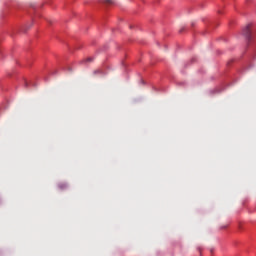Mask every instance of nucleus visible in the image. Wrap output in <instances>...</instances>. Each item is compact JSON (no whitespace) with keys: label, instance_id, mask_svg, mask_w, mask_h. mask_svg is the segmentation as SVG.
<instances>
[{"label":"nucleus","instance_id":"nucleus-1","mask_svg":"<svg viewBox=\"0 0 256 256\" xmlns=\"http://www.w3.org/2000/svg\"><path fill=\"white\" fill-rule=\"evenodd\" d=\"M250 27H251V25L248 24V25L244 28V30H243V34L246 36V38H247L248 40H250V38H251V30H250Z\"/></svg>","mask_w":256,"mask_h":256},{"label":"nucleus","instance_id":"nucleus-3","mask_svg":"<svg viewBox=\"0 0 256 256\" xmlns=\"http://www.w3.org/2000/svg\"><path fill=\"white\" fill-rule=\"evenodd\" d=\"M105 3H106V4H110V5H111V4H113V3H114V1H113V0H105Z\"/></svg>","mask_w":256,"mask_h":256},{"label":"nucleus","instance_id":"nucleus-2","mask_svg":"<svg viewBox=\"0 0 256 256\" xmlns=\"http://www.w3.org/2000/svg\"><path fill=\"white\" fill-rule=\"evenodd\" d=\"M59 188L60 189H65V188H67V184H59Z\"/></svg>","mask_w":256,"mask_h":256},{"label":"nucleus","instance_id":"nucleus-4","mask_svg":"<svg viewBox=\"0 0 256 256\" xmlns=\"http://www.w3.org/2000/svg\"><path fill=\"white\" fill-rule=\"evenodd\" d=\"M88 61H91V58H88Z\"/></svg>","mask_w":256,"mask_h":256}]
</instances>
